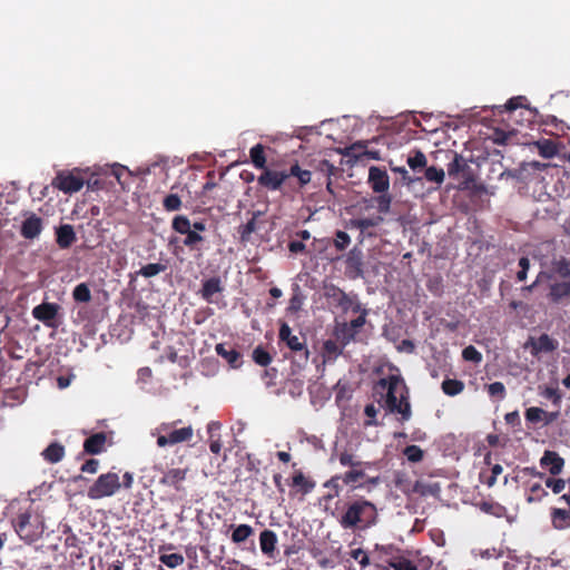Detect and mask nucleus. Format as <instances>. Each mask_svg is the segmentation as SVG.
Segmentation results:
<instances>
[{"instance_id": "obj_60", "label": "nucleus", "mask_w": 570, "mask_h": 570, "mask_svg": "<svg viewBox=\"0 0 570 570\" xmlns=\"http://www.w3.org/2000/svg\"><path fill=\"white\" fill-rule=\"evenodd\" d=\"M524 99L522 96L513 97L508 100V102L504 105V109L508 111H513L518 109L519 107H522L521 101Z\"/></svg>"}, {"instance_id": "obj_35", "label": "nucleus", "mask_w": 570, "mask_h": 570, "mask_svg": "<svg viewBox=\"0 0 570 570\" xmlns=\"http://www.w3.org/2000/svg\"><path fill=\"white\" fill-rule=\"evenodd\" d=\"M253 528L248 524H239L232 533V540L235 543H240L247 540L253 534Z\"/></svg>"}, {"instance_id": "obj_44", "label": "nucleus", "mask_w": 570, "mask_h": 570, "mask_svg": "<svg viewBox=\"0 0 570 570\" xmlns=\"http://www.w3.org/2000/svg\"><path fill=\"white\" fill-rule=\"evenodd\" d=\"M540 155L546 158H552L557 154L556 145L550 140L538 141Z\"/></svg>"}, {"instance_id": "obj_50", "label": "nucleus", "mask_w": 570, "mask_h": 570, "mask_svg": "<svg viewBox=\"0 0 570 570\" xmlns=\"http://www.w3.org/2000/svg\"><path fill=\"white\" fill-rule=\"evenodd\" d=\"M488 393L490 396H498L503 400L505 397V386L501 382H493L488 385Z\"/></svg>"}, {"instance_id": "obj_16", "label": "nucleus", "mask_w": 570, "mask_h": 570, "mask_svg": "<svg viewBox=\"0 0 570 570\" xmlns=\"http://www.w3.org/2000/svg\"><path fill=\"white\" fill-rule=\"evenodd\" d=\"M186 474L187 469H170L164 474L160 483L179 490V485L186 479Z\"/></svg>"}, {"instance_id": "obj_28", "label": "nucleus", "mask_w": 570, "mask_h": 570, "mask_svg": "<svg viewBox=\"0 0 570 570\" xmlns=\"http://www.w3.org/2000/svg\"><path fill=\"white\" fill-rule=\"evenodd\" d=\"M249 156L253 165L257 169H265L266 168V157L264 154V146L262 144H257L253 146L249 150Z\"/></svg>"}, {"instance_id": "obj_36", "label": "nucleus", "mask_w": 570, "mask_h": 570, "mask_svg": "<svg viewBox=\"0 0 570 570\" xmlns=\"http://www.w3.org/2000/svg\"><path fill=\"white\" fill-rule=\"evenodd\" d=\"M389 567L394 570H419L411 560L404 557H396L390 560Z\"/></svg>"}, {"instance_id": "obj_54", "label": "nucleus", "mask_w": 570, "mask_h": 570, "mask_svg": "<svg viewBox=\"0 0 570 570\" xmlns=\"http://www.w3.org/2000/svg\"><path fill=\"white\" fill-rule=\"evenodd\" d=\"M543 414H546V412L542 409L533 406V407H529L525 411V419L529 422L537 423V422L541 421Z\"/></svg>"}, {"instance_id": "obj_34", "label": "nucleus", "mask_w": 570, "mask_h": 570, "mask_svg": "<svg viewBox=\"0 0 570 570\" xmlns=\"http://www.w3.org/2000/svg\"><path fill=\"white\" fill-rule=\"evenodd\" d=\"M424 178L428 181L435 183L441 185L444 181L445 173L442 168H438L434 166L425 167L424 169Z\"/></svg>"}, {"instance_id": "obj_56", "label": "nucleus", "mask_w": 570, "mask_h": 570, "mask_svg": "<svg viewBox=\"0 0 570 570\" xmlns=\"http://www.w3.org/2000/svg\"><path fill=\"white\" fill-rule=\"evenodd\" d=\"M546 485L552 490L553 493L558 494L564 490L566 481L562 479H547Z\"/></svg>"}, {"instance_id": "obj_20", "label": "nucleus", "mask_w": 570, "mask_h": 570, "mask_svg": "<svg viewBox=\"0 0 570 570\" xmlns=\"http://www.w3.org/2000/svg\"><path fill=\"white\" fill-rule=\"evenodd\" d=\"M106 440L105 433H96L85 441L83 449L89 454H99L104 451Z\"/></svg>"}, {"instance_id": "obj_9", "label": "nucleus", "mask_w": 570, "mask_h": 570, "mask_svg": "<svg viewBox=\"0 0 570 570\" xmlns=\"http://www.w3.org/2000/svg\"><path fill=\"white\" fill-rule=\"evenodd\" d=\"M41 230L42 219L36 214H27L24 220L21 224V235L27 239H33L40 235Z\"/></svg>"}, {"instance_id": "obj_45", "label": "nucleus", "mask_w": 570, "mask_h": 570, "mask_svg": "<svg viewBox=\"0 0 570 570\" xmlns=\"http://www.w3.org/2000/svg\"><path fill=\"white\" fill-rule=\"evenodd\" d=\"M253 360L261 366H267L271 363L272 357L268 352L258 346L253 351Z\"/></svg>"}, {"instance_id": "obj_21", "label": "nucleus", "mask_w": 570, "mask_h": 570, "mask_svg": "<svg viewBox=\"0 0 570 570\" xmlns=\"http://www.w3.org/2000/svg\"><path fill=\"white\" fill-rule=\"evenodd\" d=\"M202 296L203 298L208 302V303H213V296L215 294H218L220 292H223V286H222V282L218 277H212L209 279H206L204 283H203V287H202Z\"/></svg>"}, {"instance_id": "obj_62", "label": "nucleus", "mask_w": 570, "mask_h": 570, "mask_svg": "<svg viewBox=\"0 0 570 570\" xmlns=\"http://www.w3.org/2000/svg\"><path fill=\"white\" fill-rule=\"evenodd\" d=\"M292 330L286 323H282L279 328V338L282 342H287L292 337Z\"/></svg>"}, {"instance_id": "obj_43", "label": "nucleus", "mask_w": 570, "mask_h": 570, "mask_svg": "<svg viewBox=\"0 0 570 570\" xmlns=\"http://www.w3.org/2000/svg\"><path fill=\"white\" fill-rule=\"evenodd\" d=\"M403 453L413 463L420 462L423 459V451L417 445H407Z\"/></svg>"}, {"instance_id": "obj_39", "label": "nucleus", "mask_w": 570, "mask_h": 570, "mask_svg": "<svg viewBox=\"0 0 570 570\" xmlns=\"http://www.w3.org/2000/svg\"><path fill=\"white\" fill-rule=\"evenodd\" d=\"M190 227V220L186 216L179 215L173 219V228L179 234H186Z\"/></svg>"}, {"instance_id": "obj_8", "label": "nucleus", "mask_w": 570, "mask_h": 570, "mask_svg": "<svg viewBox=\"0 0 570 570\" xmlns=\"http://www.w3.org/2000/svg\"><path fill=\"white\" fill-rule=\"evenodd\" d=\"M368 184L375 193H386L390 187V178L386 170L372 166L368 170Z\"/></svg>"}, {"instance_id": "obj_23", "label": "nucleus", "mask_w": 570, "mask_h": 570, "mask_svg": "<svg viewBox=\"0 0 570 570\" xmlns=\"http://www.w3.org/2000/svg\"><path fill=\"white\" fill-rule=\"evenodd\" d=\"M364 324L365 312L362 315L357 316L356 318L352 320L348 324V327L342 331V340L344 342V345L354 338L357 330L361 328Z\"/></svg>"}, {"instance_id": "obj_12", "label": "nucleus", "mask_w": 570, "mask_h": 570, "mask_svg": "<svg viewBox=\"0 0 570 570\" xmlns=\"http://www.w3.org/2000/svg\"><path fill=\"white\" fill-rule=\"evenodd\" d=\"M59 306L55 303H42L40 305H37L32 309V316L47 324L50 325L51 321L55 320V317L58 314Z\"/></svg>"}, {"instance_id": "obj_19", "label": "nucleus", "mask_w": 570, "mask_h": 570, "mask_svg": "<svg viewBox=\"0 0 570 570\" xmlns=\"http://www.w3.org/2000/svg\"><path fill=\"white\" fill-rule=\"evenodd\" d=\"M76 240V233L71 225L65 224L57 229V243L60 248L70 247Z\"/></svg>"}, {"instance_id": "obj_26", "label": "nucleus", "mask_w": 570, "mask_h": 570, "mask_svg": "<svg viewBox=\"0 0 570 570\" xmlns=\"http://www.w3.org/2000/svg\"><path fill=\"white\" fill-rule=\"evenodd\" d=\"M384 222L382 216H372L366 218L352 219L351 225L357 228L361 233H365L371 227H376Z\"/></svg>"}, {"instance_id": "obj_14", "label": "nucleus", "mask_w": 570, "mask_h": 570, "mask_svg": "<svg viewBox=\"0 0 570 570\" xmlns=\"http://www.w3.org/2000/svg\"><path fill=\"white\" fill-rule=\"evenodd\" d=\"M277 543V535L272 530H264L259 534V546L262 552L268 558H274Z\"/></svg>"}, {"instance_id": "obj_2", "label": "nucleus", "mask_w": 570, "mask_h": 570, "mask_svg": "<svg viewBox=\"0 0 570 570\" xmlns=\"http://www.w3.org/2000/svg\"><path fill=\"white\" fill-rule=\"evenodd\" d=\"M343 529H354L362 524L363 529L373 527L377 522L376 507L367 500H357L352 502L340 519Z\"/></svg>"}, {"instance_id": "obj_46", "label": "nucleus", "mask_w": 570, "mask_h": 570, "mask_svg": "<svg viewBox=\"0 0 570 570\" xmlns=\"http://www.w3.org/2000/svg\"><path fill=\"white\" fill-rule=\"evenodd\" d=\"M342 353V348L334 341L324 343V355L327 360H335Z\"/></svg>"}, {"instance_id": "obj_38", "label": "nucleus", "mask_w": 570, "mask_h": 570, "mask_svg": "<svg viewBox=\"0 0 570 570\" xmlns=\"http://www.w3.org/2000/svg\"><path fill=\"white\" fill-rule=\"evenodd\" d=\"M161 563L167 566L168 568H177L184 563V557L179 553H170V554H161L159 557Z\"/></svg>"}, {"instance_id": "obj_31", "label": "nucleus", "mask_w": 570, "mask_h": 570, "mask_svg": "<svg viewBox=\"0 0 570 570\" xmlns=\"http://www.w3.org/2000/svg\"><path fill=\"white\" fill-rule=\"evenodd\" d=\"M471 553L473 557H480L481 559L489 560V559H499L503 556V551L498 548H474L471 550Z\"/></svg>"}, {"instance_id": "obj_53", "label": "nucleus", "mask_w": 570, "mask_h": 570, "mask_svg": "<svg viewBox=\"0 0 570 570\" xmlns=\"http://www.w3.org/2000/svg\"><path fill=\"white\" fill-rule=\"evenodd\" d=\"M380 194L381 195L377 197V208H379V212L386 214L390 210L392 198L387 194V191L380 193Z\"/></svg>"}, {"instance_id": "obj_1", "label": "nucleus", "mask_w": 570, "mask_h": 570, "mask_svg": "<svg viewBox=\"0 0 570 570\" xmlns=\"http://www.w3.org/2000/svg\"><path fill=\"white\" fill-rule=\"evenodd\" d=\"M379 384L386 390L384 405L391 413H399L402 421H409L412 416L411 404L409 402V391L403 380L391 375L381 379Z\"/></svg>"}, {"instance_id": "obj_13", "label": "nucleus", "mask_w": 570, "mask_h": 570, "mask_svg": "<svg viewBox=\"0 0 570 570\" xmlns=\"http://www.w3.org/2000/svg\"><path fill=\"white\" fill-rule=\"evenodd\" d=\"M549 166V164L540 161H524L520 165L519 168H517V173H514V175L517 176L518 180L528 181L531 179L532 174L538 170H543Z\"/></svg>"}, {"instance_id": "obj_47", "label": "nucleus", "mask_w": 570, "mask_h": 570, "mask_svg": "<svg viewBox=\"0 0 570 570\" xmlns=\"http://www.w3.org/2000/svg\"><path fill=\"white\" fill-rule=\"evenodd\" d=\"M163 205L166 210L168 212H175L180 209L181 207V200L176 194H169L165 197Z\"/></svg>"}, {"instance_id": "obj_33", "label": "nucleus", "mask_w": 570, "mask_h": 570, "mask_svg": "<svg viewBox=\"0 0 570 570\" xmlns=\"http://www.w3.org/2000/svg\"><path fill=\"white\" fill-rule=\"evenodd\" d=\"M291 176L297 177L301 186H305L311 181L312 174L309 170L302 169L298 164H294L289 171H287V178Z\"/></svg>"}, {"instance_id": "obj_48", "label": "nucleus", "mask_w": 570, "mask_h": 570, "mask_svg": "<svg viewBox=\"0 0 570 570\" xmlns=\"http://www.w3.org/2000/svg\"><path fill=\"white\" fill-rule=\"evenodd\" d=\"M462 357L473 363L482 361V354L473 345H469L462 351Z\"/></svg>"}, {"instance_id": "obj_58", "label": "nucleus", "mask_w": 570, "mask_h": 570, "mask_svg": "<svg viewBox=\"0 0 570 570\" xmlns=\"http://www.w3.org/2000/svg\"><path fill=\"white\" fill-rule=\"evenodd\" d=\"M30 521V515L27 513L20 514L18 519V523L16 525V531L19 533V535H23L24 529L28 525Z\"/></svg>"}, {"instance_id": "obj_27", "label": "nucleus", "mask_w": 570, "mask_h": 570, "mask_svg": "<svg viewBox=\"0 0 570 570\" xmlns=\"http://www.w3.org/2000/svg\"><path fill=\"white\" fill-rule=\"evenodd\" d=\"M42 455L48 462L58 463L65 455V449L59 443H51L43 450Z\"/></svg>"}, {"instance_id": "obj_24", "label": "nucleus", "mask_w": 570, "mask_h": 570, "mask_svg": "<svg viewBox=\"0 0 570 570\" xmlns=\"http://www.w3.org/2000/svg\"><path fill=\"white\" fill-rule=\"evenodd\" d=\"M409 167L413 170V171H422L425 169L426 165H428V159H426V156L423 151H421L420 149H415L412 151V154L407 157V160H406Z\"/></svg>"}, {"instance_id": "obj_40", "label": "nucleus", "mask_w": 570, "mask_h": 570, "mask_svg": "<svg viewBox=\"0 0 570 570\" xmlns=\"http://www.w3.org/2000/svg\"><path fill=\"white\" fill-rule=\"evenodd\" d=\"M262 215L261 212H255L250 220H248L244 226H242L240 237L243 240L248 239L250 234L256 230V218Z\"/></svg>"}, {"instance_id": "obj_4", "label": "nucleus", "mask_w": 570, "mask_h": 570, "mask_svg": "<svg viewBox=\"0 0 570 570\" xmlns=\"http://www.w3.org/2000/svg\"><path fill=\"white\" fill-rule=\"evenodd\" d=\"M170 425L169 423H163L156 429L159 434L157 438L159 448L187 442L193 438L194 431L190 425L178 430H169Z\"/></svg>"}, {"instance_id": "obj_51", "label": "nucleus", "mask_w": 570, "mask_h": 570, "mask_svg": "<svg viewBox=\"0 0 570 570\" xmlns=\"http://www.w3.org/2000/svg\"><path fill=\"white\" fill-rule=\"evenodd\" d=\"M554 271L562 277L570 276V261L560 259L553 263Z\"/></svg>"}, {"instance_id": "obj_37", "label": "nucleus", "mask_w": 570, "mask_h": 570, "mask_svg": "<svg viewBox=\"0 0 570 570\" xmlns=\"http://www.w3.org/2000/svg\"><path fill=\"white\" fill-rule=\"evenodd\" d=\"M73 299L80 303H87L91 299L89 287L85 284H78L72 292Z\"/></svg>"}, {"instance_id": "obj_52", "label": "nucleus", "mask_w": 570, "mask_h": 570, "mask_svg": "<svg viewBox=\"0 0 570 570\" xmlns=\"http://www.w3.org/2000/svg\"><path fill=\"white\" fill-rule=\"evenodd\" d=\"M351 557L355 560L358 561L360 566L364 569L366 568L368 564H370V558L366 554V552L361 549V548H357V549H354L352 550L351 552Z\"/></svg>"}, {"instance_id": "obj_59", "label": "nucleus", "mask_w": 570, "mask_h": 570, "mask_svg": "<svg viewBox=\"0 0 570 570\" xmlns=\"http://www.w3.org/2000/svg\"><path fill=\"white\" fill-rule=\"evenodd\" d=\"M99 466V461L96 459H90L86 461L82 466L81 471L87 473H96Z\"/></svg>"}, {"instance_id": "obj_32", "label": "nucleus", "mask_w": 570, "mask_h": 570, "mask_svg": "<svg viewBox=\"0 0 570 570\" xmlns=\"http://www.w3.org/2000/svg\"><path fill=\"white\" fill-rule=\"evenodd\" d=\"M464 389V384L459 380L446 379L442 382V390L446 395L455 396Z\"/></svg>"}, {"instance_id": "obj_63", "label": "nucleus", "mask_w": 570, "mask_h": 570, "mask_svg": "<svg viewBox=\"0 0 570 570\" xmlns=\"http://www.w3.org/2000/svg\"><path fill=\"white\" fill-rule=\"evenodd\" d=\"M439 492H440V485L438 483L424 485L420 490V493L422 495H426V494L436 495Z\"/></svg>"}, {"instance_id": "obj_15", "label": "nucleus", "mask_w": 570, "mask_h": 570, "mask_svg": "<svg viewBox=\"0 0 570 570\" xmlns=\"http://www.w3.org/2000/svg\"><path fill=\"white\" fill-rule=\"evenodd\" d=\"M365 476V472L363 469L354 468L350 471L345 472L341 475H335L331 479V483L342 481L345 485H352L353 488H357L356 483L360 482Z\"/></svg>"}, {"instance_id": "obj_17", "label": "nucleus", "mask_w": 570, "mask_h": 570, "mask_svg": "<svg viewBox=\"0 0 570 570\" xmlns=\"http://www.w3.org/2000/svg\"><path fill=\"white\" fill-rule=\"evenodd\" d=\"M551 522L552 527L557 530H566L570 528V510L552 508Z\"/></svg>"}, {"instance_id": "obj_49", "label": "nucleus", "mask_w": 570, "mask_h": 570, "mask_svg": "<svg viewBox=\"0 0 570 570\" xmlns=\"http://www.w3.org/2000/svg\"><path fill=\"white\" fill-rule=\"evenodd\" d=\"M351 243V237L347 233L343 232V230H337L335 233V238H334V246L338 249V250H344Z\"/></svg>"}, {"instance_id": "obj_6", "label": "nucleus", "mask_w": 570, "mask_h": 570, "mask_svg": "<svg viewBox=\"0 0 570 570\" xmlns=\"http://www.w3.org/2000/svg\"><path fill=\"white\" fill-rule=\"evenodd\" d=\"M557 347L558 342L548 334H542L538 338L529 337L524 344V348H530L533 356H538L541 352H553Z\"/></svg>"}, {"instance_id": "obj_30", "label": "nucleus", "mask_w": 570, "mask_h": 570, "mask_svg": "<svg viewBox=\"0 0 570 570\" xmlns=\"http://www.w3.org/2000/svg\"><path fill=\"white\" fill-rule=\"evenodd\" d=\"M466 168H469V166L464 157L460 154H454L452 161L448 165V174L450 176H456Z\"/></svg>"}, {"instance_id": "obj_29", "label": "nucleus", "mask_w": 570, "mask_h": 570, "mask_svg": "<svg viewBox=\"0 0 570 570\" xmlns=\"http://www.w3.org/2000/svg\"><path fill=\"white\" fill-rule=\"evenodd\" d=\"M167 269V264L161 263H150L145 266H142L138 272L137 275H140L145 278H151Z\"/></svg>"}, {"instance_id": "obj_42", "label": "nucleus", "mask_w": 570, "mask_h": 570, "mask_svg": "<svg viewBox=\"0 0 570 570\" xmlns=\"http://www.w3.org/2000/svg\"><path fill=\"white\" fill-rule=\"evenodd\" d=\"M338 461L342 466H350L351 469L360 468L364 464H366V465L368 464V463H363L361 461L355 460L354 455L351 453H347V452H342L338 455Z\"/></svg>"}, {"instance_id": "obj_64", "label": "nucleus", "mask_w": 570, "mask_h": 570, "mask_svg": "<svg viewBox=\"0 0 570 570\" xmlns=\"http://www.w3.org/2000/svg\"><path fill=\"white\" fill-rule=\"evenodd\" d=\"M124 170H126V167L120 165V164H114L111 166V175L117 179V181L119 184H122L121 183V175H122Z\"/></svg>"}, {"instance_id": "obj_41", "label": "nucleus", "mask_w": 570, "mask_h": 570, "mask_svg": "<svg viewBox=\"0 0 570 570\" xmlns=\"http://www.w3.org/2000/svg\"><path fill=\"white\" fill-rule=\"evenodd\" d=\"M392 170L400 174L403 184L406 186H413L414 184L422 181L421 177L411 176L405 167H392Z\"/></svg>"}, {"instance_id": "obj_10", "label": "nucleus", "mask_w": 570, "mask_h": 570, "mask_svg": "<svg viewBox=\"0 0 570 570\" xmlns=\"http://www.w3.org/2000/svg\"><path fill=\"white\" fill-rule=\"evenodd\" d=\"M346 269L352 277L363 276V252L358 247L352 248L346 257Z\"/></svg>"}, {"instance_id": "obj_22", "label": "nucleus", "mask_w": 570, "mask_h": 570, "mask_svg": "<svg viewBox=\"0 0 570 570\" xmlns=\"http://www.w3.org/2000/svg\"><path fill=\"white\" fill-rule=\"evenodd\" d=\"M549 297L554 303H560L570 297V282L554 283L550 286Z\"/></svg>"}, {"instance_id": "obj_57", "label": "nucleus", "mask_w": 570, "mask_h": 570, "mask_svg": "<svg viewBox=\"0 0 570 570\" xmlns=\"http://www.w3.org/2000/svg\"><path fill=\"white\" fill-rule=\"evenodd\" d=\"M185 235H186V238L184 239V245L187 247H193L194 245H196L203 240L202 235L191 229L189 232H187Z\"/></svg>"}, {"instance_id": "obj_5", "label": "nucleus", "mask_w": 570, "mask_h": 570, "mask_svg": "<svg viewBox=\"0 0 570 570\" xmlns=\"http://www.w3.org/2000/svg\"><path fill=\"white\" fill-rule=\"evenodd\" d=\"M262 174L257 177V183L268 190H278L287 179V171L273 170L269 168L262 169Z\"/></svg>"}, {"instance_id": "obj_11", "label": "nucleus", "mask_w": 570, "mask_h": 570, "mask_svg": "<svg viewBox=\"0 0 570 570\" xmlns=\"http://www.w3.org/2000/svg\"><path fill=\"white\" fill-rule=\"evenodd\" d=\"M540 464L548 468L552 475H558L563 470L564 460L557 452L547 450L540 459Z\"/></svg>"}, {"instance_id": "obj_25", "label": "nucleus", "mask_w": 570, "mask_h": 570, "mask_svg": "<svg viewBox=\"0 0 570 570\" xmlns=\"http://www.w3.org/2000/svg\"><path fill=\"white\" fill-rule=\"evenodd\" d=\"M216 352L218 355L224 357L230 366H239L240 354L236 350L226 347L224 344H217Z\"/></svg>"}, {"instance_id": "obj_18", "label": "nucleus", "mask_w": 570, "mask_h": 570, "mask_svg": "<svg viewBox=\"0 0 570 570\" xmlns=\"http://www.w3.org/2000/svg\"><path fill=\"white\" fill-rule=\"evenodd\" d=\"M286 345L297 355L298 362H307L309 353L306 348L305 341L302 337L292 335V337L286 342Z\"/></svg>"}, {"instance_id": "obj_61", "label": "nucleus", "mask_w": 570, "mask_h": 570, "mask_svg": "<svg viewBox=\"0 0 570 570\" xmlns=\"http://www.w3.org/2000/svg\"><path fill=\"white\" fill-rule=\"evenodd\" d=\"M303 305V297L299 294H294L289 301L288 309L292 312H296L301 309Z\"/></svg>"}, {"instance_id": "obj_55", "label": "nucleus", "mask_w": 570, "mask_h": 570, "mask_svg": "<svg viewBox=\"0 0 570 570\" xmlns=\"http://www.w3.org/2000/svg\"><path fill=\"white\" fill-rule=\"evenodd\" d=\"M519 272L517 273V279L519 282H523L527 279V274L530 268V261L528 257H521L519 259Z\"/></svg>"}, {"instance_id": "obj_7", "label": "nucleus", "mask_w": 570, "mask_h": 570, "mask_svg": "<svg viewBox=\"0 0 570 570\" xmlns=\"http://www.w3.org/2000/svg\"><path fill=\"white\" fill-rule=\"evenodd\" d=\"M53 184L63 193L72 194L79 191L82 188L83 180L73 174L60 173L55 178Z\"/></svg>"}, {"instance_id": "obj_3", "label": "nucleus", "mask_w": 570, "mask_h": 570, "mask_svg": "<svg viewBox=\"0 0 570 570\" xmlns=\"http://www.w3.org/2000/svg\"><path fill=\"white\" fill-rule=\"evenodd\" d=\"M121 484L119 476L115 472H108L99 475L96 482L88 489V497L92 500L114 495Z\"/></svg>"}]
</instances>
